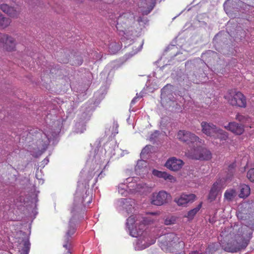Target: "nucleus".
I'll use <instances>...</instances> for the list:
<instances>
[{"instance_id":"obj_1","label":"nucleus","mask_w":254,"mask_h":254,"mask_svg":"<svg viewBox=\"0 0 254 254\" xmlns=\"http://www.w3.org/2000/svg\"><path fill=\"white\" fill-rule=\"evenodd\" d=\"M254 222L250 229L241 227L237 231L232 226L224 228L221 232L220 244L224 250L228 252L236 253L245 249L253 237Z\"/></svg>"},{"instance_id":"obj_2","label":"nucleus","mask_w":254,"mask_h":254,"mask_svg":"<svg viewBox=\"0 0 254 254\" xmlns=\"http://www.w3.org/2000/svg\"><path fill=\"white\" fill-rule=\"evenodd\" d=\"M197 144V145L188 150V156L196 160L208 161L212 158V153L207 148Z\"/></svg>"},{"instance_id":"obj_3","label":"nucleus","mask_w":254,"mask_h":254,"mask_svg":"<svg viewBox=\"0 0 254 254\" xmlns=\"http://www.w3.org/2000/svg\"><path fill=\"white\" fill-rule=\"evenodd\" d=\"M177 136L180 141L187 144L190 149L194 147L198 143L202 144V140L197 136L186 130H180Z\"/></svg>"},{"instance_id":"obj_4","label":"nucleus","mask_w":254,"mask_h":254,"mask_svg":"<svg viewBox=\"0 0 254 254\" xmlns=\"http://www.w3.org/2000/svg\"><path fill=\"white\" fill-rule=\"evenodd\" d=\"M178 240L179 238L175 233H168L159 238V246L162 250L167 251Z\"/></svg>"},{"instance_id":"obj_5","label":"nucleus","mask_w":254,"mask_h":254,"mask_svg":"<svg viewBox=\"0 0 254 254\" xmlns=\"http://www.w3.org/2000/svg\"><path fill=\"white\" fill-rule=\"evenodd\" d=\"M227 99L232 106L241 108H246L247 106L246 97L241 92H235L233 95L228 96Z\"/></svg>"},{"instance_id":"obj_6","label":"nucleus","mask_w":254,"mask_h":254,"mask_svg":"<svg viewBox=\"0 0 254 254\" xmlns=\"http://www.w3.org/2000/svg\"><path fill=\"white\" fill-rule=\"evenodd\" d=\"M171 198V196L170 193H167L166 191L161 190L158 192L153 193L151 203L155 205L161 206L167 203Z\"/></svg>"},{"instance_id":"obj_7","label":"nucleus","mask_w":254,"mask_h":254,"mask_svg":"<svg viewBox=\"0 0 254 254\" xmlns=\"http://www.w3.org/2000/svg\"><path fill=\"white\" fill-rule=\"evenodd\" d=\"M134 16L130 13H125L121 15L117 19L116 28L124 31V29L134 21Z\"/></svg>"},{"instance_id":"obj_8","label":"nucleus","mask_w":254,"mask_h":254,"mask_svg":"<svg viewBox=\"0 0 254 254\" xmlns=\"http://www.w3.org/2000/svg\"><path fill=\"white\" fill-rule=\"evenodd\" d=\"M0 43L3 45V49L7 51L12 52L15 50V40L7 34L0 33Z\"/></svg>"},{"instance_id":"obj_9","label":"nucleus","mask_w":254,"mask_h":254,"mask_svg":"<svg viewBox=\"0 0 254 254\" xmlns=\"http://www.w3.org/2000/svg\"><path fill=\"white\" fill-rule=\"evenodd\" d=\"M226 185L223 180H217L213 184L208 193L207 198L210 201H213L216 198L218 193L224 189Z\"/></svg>"},{"instance_id":"obj_10","label":"nucleus","mask_w":254,"mask_h":254,"mask_svg":"<svg viewBox=\"0 0 254 254\" xmlns=\"http://www.w3.org/2000/svg\"><path fill=\"white\" fill-rule=\"evenodd\" d=\"M76 231L74 224L69 222L68 226V229L63 238V247L65 249H71L72 235H73Z\"/></svg>"},{"instance_id":"obj_11","label":"nucleus","mask_w":254,"mask_h":254,"mask_svg":"<svg viewBox=\"0 0 254 254\" xmlns=\"http://www.w3.org/2000/svg\"><path fill=\"white\" fill-rule=\"evenodd\" d=\"M156 0H139L138 7L143 15H148L153 9Z\"/></svg>"},{"instance_id":"obj_12","label":"nucleus","mask_w":254,"mask_h":254,"mask_svg":"<svg viewBox=\"0 0 254 254\" xmlns=\"http://www.w3.org/2000/svg\"><path fill=\"white\" fill-rule=\"evenodd\" d=\"M184 165V162L182 160L172 157L167 160L165 166L170 170L176 172L180 170Z\"/></svg>"},{"instance_id":"obj_13","label":"nucleus","mask_w":254,"mask_h":254,"mask_svg":"<svg viewBox=\"0 0 254 254\" xmlns=\"http://www.w3.org/2000/svg\"><path fill=\"white\" fill-rule=\"evenodd\" d=\"M194 194H182L179 197H176L174 201L179 205L185 206L188 203L193 202L195 198Z\"/></svg>"},{"instance_id":"obj_14","label":"nucleus","mask_w":254,"mask_h":254,"mask_svg":"<svg viewBox=\"0 0 254 254\" xmlns=\"http://www.w3.org/2000/svg\"><path fill=\"white\" fill-rule=\"evenodd\" d=\"M202 131L203 133L209 136H213L215 135L217 127L212 123H208L206 122H202L201 123Z\"/></svg>"},{"instance_id":"obj_15","label":"nucleus","mask_w":254,"mask_h":254,"mask_svg":"<svg viewBox=\"0 0 254 254\" xmlns=\"http://www.w3.org/2000/svg\"><path fill=\"white\" fill-rule=\"evenodd\" d=\"M224 127L237 135L242 134L245 130L243 125L234 122L229 123L227 126H225Z\"/></svg>"},{"instance_id":"obj_16","label":"nucleus","mask_w":254,"mask_h":254,"mask_svg":"<svg viewBox=\"0 0 254 254\" xmlns=\"http://www.w3.org/2000/svg\"><path fill=\"white\" fill-rule=\"evenodd\" d=\"M153 174L158 178H163L165 180L168 181L171 183H174L176 181V178L173 176L166 172L154 170L153 171Z\"/></svg>"},{"instance_id":"obj_17","label":"nucleus","mask_w":254,"mask_h":254,"mask_svg":"<svg viewBox=\"0 0 254 254\" xmlns=\"http://www.w3.org/2000/svg\"><path fill=\"white\" fill-rule=\"evenodd\" d=\"M30 243L27 239L22 240L18 246V254H28L30 250Z\"/></svg>"},{"instance_id":"obj_18","label":"nucleus","mask_w":254,"mask_h":254,"mask_svg":"<svg viewBox=\"0 0 254 254\" xmlns=\"http://www.w3.org/2000/svg\"><path fill=\"white\" fill-rule=\"evenodd\" d=\"M240 192L239 196L240 198L247 197L250 194L251 189L249 186L246 184H242L240 186Z\"/></svg>"},{"instance_id":"obj_19","label":"nucleus","mask_w":254,"mask_h":254,"mask_svg":"<svg viewBox=\"0 0 254 254\" xmlns=\"http://www.w3.org/2000/svg\"><path fill=\"white\" fill-rule=\"evenodd\" d=\"M213 137L216 138H219L221 140H226L228 138V134L225 131L220 128H217L216 132H215V135H214Z\"/></svg>"},{"instance_id":"obj_20","label":"nucleus","mask_w":254,"mask_h":254,"mask_svg":"<svg viewBox=\"0 0 254 254\" xmlns=\"http://www.w3.org/2000/svg\"><path fill=\"white\" fill-rule=\"evenodd\" d=\"M236 190L235 189H230L225 191L224 194V199L230 201H232L236 196Z\"/></svg>"},{"instance_id":"obj_21","label":"nucleus","mask_w":254,"mask_h":254,"mask_svg":"<svg viewBox=\"0 0 254 254\" xmlns=\"http://www.w3.org/2000/svg\"><path fill=\"white\" fill-rule=\"evenodd\" d=\"M11 22V20L8 17H4L0 14V29H5L7 27Z\"/></svg>"},{"instance_id":"obj_22","label":"nucleus","mask_w":254,"mask_h":254,"mask_svg":"<svg viewBox=\"0 0 254 254\" xmlns=\"http://www.w3.org/2000/svg\"><path fill=\"white\" fill-rule=\"evenodd\" d=\"M202 204V202H200L199 204L195 208L190 210L188 212L187 215L185 216V217H187L189 220H192L201 208Z\"/></svg>"},{"instance_id":"obj_23","label":"nucleus","mask_w":254,"mask_h":254,"mask_svg":"<svg viewBox=\"0 0 254 254\" xmlns=\"http://www.w3.org/2000/svg\"><path fill=\"white\" fill-rule=\"evenodd\" d=\"M234 172H235V171H234V168L231 166H229V169H228V172L227 175L225 177H224L222 179H218V180L224 181L225 184L226 185V183L227 182L232 180V179L233 177Z\"/></svg>"},{"instance_id":"obj_24","label":"nucleus","mask_w":254,"mask_h":254,"mask_svg":"<svg viewBox=\"0 0 254 254\" xmlns=\"http://www.w3.org/2000/svg\"><path fill=\"white\" fill-rule=\"evenodd\" d=\"M21 10L19 8L11 6L7 13V15L12 18H17L20 14Z\"/></svg>"},{"instance_id":"obj_25","label":"nucleus","mask_w":254,"mask_h":254,"mask_svg":"<svg viewBox=\"0 0 254 254\" xmlns=\"http://www.w3.org/2000/svg\"><path fill=\"white\" fill-rule=\"evenodd\" d=\"M219 247V244L217 243H214L208 245L207 250L209 253L212 254L217 251L218 250Z\"/></svg>"},{"instance_id":"obj_26","label":"nucleus","mask_w":254,"mask_h":254,"mask_svg":"<svg viewBox=\"0 0 254 254\" xmlns=\"http://www.w3.org/2000/svg\"><path fill=\"white\" fill-rule=\"evenodd\" d=\"M135 217L134 215H131L129 216L127 220V226L128 229H132L133 227V225L135 224Z\"/></svg>"},{"instance_id":"obj_27","label":"nucleus","mask_w":254,"mask_h":254,"mask_svg":"<svg viewBox=\"0 0 254 254\" xmlns=\"http://www.w3.org/2000/svg\"><path fill=\"white\" fill-rule=\"evenodd\" d=\"M109 50L112 54H115L119 50L120 46L116 43H112L109 45Z\"/></svg>"},{"instance_id":"obj_28","label":"nucleus","mask_w":254,"mask_h":254,"mask_svg":"<svg viewBox=\"0 0 254 254\" xmlns=\"http://www.w3.org/2000/svg\"><path fill=\"white\" fill-rule=\"evenodd\" d=\"M247 177L251 182H254V168H252L248 171Z\"/></svg>"},{"instance_id":"obj_29","label":"nucleus","mask_w":254,"mask_h":254,"mask_svg":"<svg viewBox=\"0 0 254 254\" xmlns=\"http://www.w3.org/2000/svg\"><path fill=\"white\" fill-rule=\"evenodd\" d=\"M236 120L241 122H245L247 121L248 118L247 116H244L239 113H238L235 118Z\"/></svg>"},{"instance_id":"obj_30","label":"nucleus","mask_w":254,"mask_h":254,"mask_svg":"<svg viewBox=\"0 0 254 254\" xmlns=\"http://www.w3.org/2000/svg\"><path fill=\"white\" fill-rule=\"evenodd\" d=\"M11 6L7 4H2L0 5V9L4 13L7 14Z\"/></svg>"},{"instance_id":"obj_31","label":"nucleus","mask_w":254,"mask_h":254,"mask_svg":"<svg viewBox=\"0 0 254 254\" xmlns=\"http://www.w3.org/2000/svg\"><path fill=\"white\" fill-rule=\"evenodd\" d=\"M175 220L173 218H167L165 220V224L167 225H171L174 223Z\"/></svg>"},{"instance_id":"obj_32","label":"nucleus","mask_w":254,"mask_h":254,"mask_svg":"<svg viewBox=\"0 0 254 254\" xmlns=\"http://www.w3.org/2000/svg\"><path fill=\"white\" fill-rule=\"evenodd\" d=\"M156 242V239L155 238H153L151 240V241L150 242H148L146 244V245L145 247H148L151 245H152L154 244Z\"/></svg>"},{"instance_id":"obj_33","label":"nucleus","mask_w":254,"mask_h":254,"mask_svg":"<svg viewBox=\"0 0 254 254\" xmlns=\"http://www.w3.org/2000/svg\"><path fill=\"white\" fill-rule=\"evenodd\" d=\"M67 250V252L65 254H71V252L70 251L71 249H65Z\"/></svg>"},{"instance_id":"obj_34","label":"nucleus","mask_w":254,"mask_h":254,"mask_svg":"<svg viewBox=\"0 0 254 254\" xmlns=\"http://www.w3.org/2000/svg\"><path fill=\"white\" fill-rule=\"evenodd\" d=\"M143 221L144 224H146L147 222H149V220H148L147 218H145L143 219Z\"/></svg>"},{"instance_id":"obj_35","label":"nucleus","mask_w":254,"mask_h":254,"mask_svg":"<svg viewBox=\"0 0 254 254\" xmlns=\"http://www.w3.org/2000/svg\"><path fill=\"white\" fill-rule=\"evenodd\" d=\"M137 99V98L134 97L132 100H131V104H134L136 102V100Z\"/></svg>"},{"instance_id":"obj_36","label":"nucleus","mask_w":254,"mask_h":254,"mask_svg":"<svg viewBox=\"0 0 254 254\" xmlns=\"http://www.w3.org/2000/svg\"><path fill=\"white\" fill-rule=\"evenodd\" d=\"M190 254H201V253H199V252H196V251H194V252H192L190 253Z\"/></svg>"},{"instance_id":"obj_37","label":"nucleus","mask_w":254,"mask_h":254,"mask_svg":"<svg viewBox=\"0 0 254 254\" xmlns=\"http://www.w3.org/2000/svg\"><path fill=\"white\" fill-rule=\"evenodd\" d=\"M137 21L140 22L141 21H142V18L141 17H139L138 18V20Z\"/></svg>"},{"instance_id":"obj_38","label":"nucleus","mask_w":254,"mask_h":254,"mask_svg":"<svg viewBox=\"0 0 254 254\" xmlns=\"http://www.w3.org/2000/svg\"><path fill=\"white\" fill-rule=\"evenodd\" d=\"M145 149H146V148H144V149L143 150V151H144Z\"/></svg>"}]
</instances>
